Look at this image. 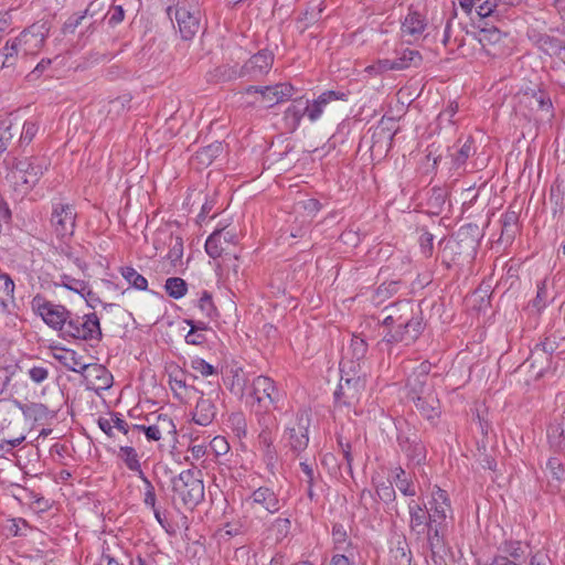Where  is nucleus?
Wrapping results in <instances>:
<instances>
[{"label":"nucleus","mask_w":565,"mask_h":565,"mask_svg":"<svg viewBox=\"0 0 565 565\" xmlns=\"http://www.w3.org/2000/svg\"><path fill=\"white\" fill-rule=\"evenodd\" d=\"M383 318L379 321L383 327H409L405 334H383L386 344H413L424 330L422 311L411 300H399L383 308Z\"/></svg>","instance_id":"nucleus-1"},{"label":"nucleus","mask_w":565,"mask_h":565,"mask_svg":"<svg viewBox=\"0 0 565 565\" xmlns=\"http://www.w3.org/2000/svg\"><path fill=\"white\" fill-rule=\"evenodd\" d=\"M172 491L182 503L193 509L204 500V483L200 478V471L188 469L181 471L171 480Z\"/></svg>","instance_id":"nucleus-2"},{"label":"nucleus","mask_w":565,"mask_h":565,"mask_svg":"<svg viewBox=\"0 0 565 565\" xmlns=\"http://www.w3.org/2000/svg\"><path fill=\"white\" fill-rule=\"evenodd\" d=\"M62 337L86 342H99L103 338L99 318L95 312L82 316L71 312Z\"/></svg>","instance_id":"nucleus-3"},{"label":"nucleus","mask_w":565,"mask_h":565,"mask_svg":"<svg viewBox=\"0 0 565 565\" xmlns=\"http://www.w3.org/2000/svg\"><path fill=\"white\" fill-rule=\"evenodd\" d=\"M311 416L307 409H299L285 428L284 438L295 454H300L309 445V428Z\"/></svg>","instance_id":"nucleus-4"},{"label":"nucleus","mask_w":565,"mask_h":565,"mask_svg":"<svg viewBox=\"0 0 565 565\" xmlns=\"http://www.w3.org/2000/svg\"><path fill=\"white\" fill-rule=\"evenodd\" d=\"M50 33V25L46 21H38L24 29L14 40L23 57L36 55L44 45Z\"/></svg>","instance_id":"nucleus-5"},{"label":"nucleus","mask_w":565,"mask_h":565,"mask_svg":"<svg viewBox=\"0 0 565 565\" xmlns=\"http://www.w3.org/2000/svg\"><path fill=\"white\" fill-rule=\"evenodd\" d=\"M32 309L43 319V321L54 330H58L61 335L64 333V326L71 316L70 310L64 306L53 303L44 297L36 295L32 299Z\"/></svg>","instance_id":"nucleus-6"},{"label":"nucleus","mask_w":565,"mask_h":565,"mask_svg":"<svg viewBox=\"0 0 565 565\" xmlns=\"http://www.w3.org/2000/svg\"><path fill=\"white\" fill-rule=\"evenodd\" d=\"M365 387V379L359 373H342L338 388L335 390L334 404L338 407L355 404Z\"/></svg>","instance_id":"nucleus-7"},{"label":"nucleus","mask_w":565,"mask_h":565,"mask_svg":"<svg viewBox=\"0 0 565 565\" xmlns=\"http://www.w3.org/2000/svg\"><path fill=\"white\" fill-rule=\"evenodd\" d=\"M249 396L259 407L267 411L271 406L276 407L280 399V392L270 377L258 375L252 381Z\"/></svg>","instance_id":"nucleus-8"},{"label":"nucleus","mask_w":565,"mask_h":565,"mask_svg":"<svg viewBox=\"0 0 565 565\" xmlns=\"http://www.w3.org/2000/svg\"><path fill=\"white\" fill-rule=\"evenodd\" d=\"M167 14L170 19L174 15L181 38L185 41L192 40L200 30V11H190L185 7L178 3L169 6Z\"/></svg>","instance_id":"nucleus-9"},{"label":"nucleus","mask_w":565,"mask_h":565,"mask_svg":"<svg viewBox=\"0 0 565 565\" xmlns=\"http://www.w3.org/2000/svg\"><path fill=\"white\" fill-rule=\"evenodd\" d=\"M520 104L527 107L531 114L541 120H551L554 116L551 97L545 90H525L520 97Z\"/></svg>","instance_id":"nucleus-10"},{"label":"nucleus","mask_w":565,"mask_h":565,"mask_svg":"<svg viewBox=\"0 0 565 565\" xmlns=\"http://www.w3.org/2000/svg\"><path fill=\"white\" fill-rule=\"evenodd\" d=\"M274 63V54L269 50H260L254 54L238 71L234 72V77H247L258 79L266 75Z\"/></svg>","instance_id":"nucleus-11"},{"label":"nucleus","mask_w":565,"mask_h":565,"mask_svg":"<svg viewBox=\"0 0 565 565\" xmlns=\"http://www.w3.org/2000/svg\"><path fill=\"white\" fill-rule=\"evenodd\" d=\"M76 212L71 204L55 203L51 215V225L58 237H70L75 230Z\"/></svg>","instance_id":"nucleus-12"},{"label":"nucleus","mask_w":565,"mask_h":565,"mask_svg":"<svg viewBox=\"0 0 565 565\" xmlns=\"http://www.w3.org/2000/svg\"><path fill=\"white\" fill-rule=\"evenodd\" d=\"M237 243V235L233 228L215 230L205 242V250L212 258L230 255L231 247Z\"/></svg>","instance_id":"nucleus-13"},{"label":"nucleus","mask_w":565,"mask_h":565,"mask_svg":"<svg viewBox=\"0 0 565 565\" xmlns=\"http://www.w3.org/2000/svg\"><path fill=\"white\" fill-rule=\"evenodd\" d=\"M46 169L45 160L39 158H25L19 160L13 170V178L21 181L28 188L34 186Z\"/></svg>","instance_id":"nucleus-14"},{"label":"nucleus","mask_w":565,"mask_h":565,"mask_svg":"<svg viewBox=\"0 0 565 565\" xmlns=\"http://www.w3.org/2000/svg\"><path fill=\"white\" fill-rule=\"evenodd\" d=\"M366 353L367 343L365 340L359 335H353L340 363L341 373L361 372V362L365 359Z\"/></svg>","instance_id":"nucleus-15"},{"label":"nucleus","mask_w":565,"mask_h":565,"mask_svg":"<svg viewBox=\"0 0 565 565\" xmlns=\"http://www.w3.org/2000/svg\"><path fill=\"white\" fill-rule=\"evenodd\" d=\"M431 370V364L428 361L422 362L407 379V396L413 399L418 396H427L434 393V387L428 383V374Z\"/></svg>","instance_id":"nucleus-16"},{"label":"nucleus","mask_w":565,"mask_h":565,"mask_svg":"<svg viewBox=\"0 0 565 565\" xmlns=\"http://www.w3.org/2000/svg\"><path fill=\"white\" fill-rule=\"evenodd\" d=\"M53 358L58 361L68 371L83 374L86 370L92 369L97 376L106 370L98 364H87L83 361V356L78 355L74 350L58 348L53 352Z\"/></svg>","instance_id":"nucleus-17"},{"label":"nucleus","mask_w":565,"mask_h":565,"mask_svg":"<svg viewBox=\"0 0 565 565\" xmlns=\"http://www.w3.org/2000/svg\"><path fill=\"white\" fill-rule=\"evenodd\" d=\"M294 86L290 83H279L273 86H249L246 89V93L260 94L263 100L267 103V106L273 107L279 103L290 99L294 95Z\"/></svg>","instance_id":"nucleus-18"},{"label":"nucleus","mask_w":565,"mask_h":565,"mask_svg":"<svg viewBox=\"0 0 565 565\" xmlns=\"http://www.w3.org/2000/svg\"><path fill=\"white\" fill-rule=\"evenodd\" d=\"M426 18L417 11L409 10L401 26L402 36L408 42L417 41L426 30Z\"/></svg>","instance_id":"nucleus-19"},{"label":"nucleus","mask_w":565,"mask_h":565,"mask_svg":"<svg viewBox=\"0 0 565 565\" xmlns=\"http://www.w3.org/2000/svg\"><path fill=\"white\" fill-rule=\"evenodd\" d=\"M409 530L417 536L425 534L426 529L431 525L429 512L425 504H420L414 500L408 502Z\"/></svg>","instance_id":"nucleus-20"},{"label":"nucleus","mask_w":565,"mask_h":565,"mask_svg":"<svg viewBox=\"0 0 565 565\" xmlns=\"http://www.w3.org/2000/svg\"><path fill=\"white\" fill-rule=\"evenodd\" d=\"M348 94L338 90H326L318 96L317 99L308 100V119L311 122L317 121L323 114L324 108L331 102L334 100H347Z\"/></svg>","instance_id":"nucleus-21"},{"label":"nucleus","mask_w":565,"mask_h":565,"mask_svg":"<svg viewBox=\"0 0 565 565\" xmlns=\"http://www.w3.org/2000/svg\"><path fill=\"white\" fill-rule=\"evenodd\" d=\"M449 511H451V507L447 492L437 488L433 493L430 511H428L431 524L441 525L446 521Z\"/></svg>","instance_id":"nucleus-22"},{"label":"nucleus","mask_w":565,"mask_h":565,"mask_svg":"<svg viewBox=\"0 0 565 565\" xmlns=\"http://www.w3.org/2000/svg\"><path fill=\"white\" fill-rule=\"evenodd\" d=\"M523 0H486L477 8L480 18L494 17L500 19L505 15L510 8L519 6Z\"/></svg>","instance_id":"nucleus-23"},{"label":"nucleus","mask_w":565,"mask_h":565,"mask_svg":"<svg viewBox=\"0 0 565 565\" xmlns=\"http://www.w3.org/2000/svg\"><path fill=\"white\" fill-rule=\"evenodd\" d=\"M249 502L252 505L263 507L267 512L271 514L280 510L278 497L271 489L267 487H260L256 489L249 497Z\"/></svg>","instance_id":"nucleus-24"},{"label":"nucleus","mask_w":565,"mask_h":565,"mask_svg":"<svg viewBox=\"0 0 565 565\" xmlns=\"http://www.w3.org/2000/svg\"><path fill=\"white\" fill-rule=\"evenodd\" d=\"M419 414L427 420L434 422L440 415V404L436 394L417 396L412 399Z\"/></svg>","instance_id":"nucleus-25"},{"label":"nucleus","mask_w":565,"mask_h":565,"mask_svg":"<svg viewBox=\"0 0 565 565\" xmlns=\"http://www.w3.org/2000/svg\"><path fill=\"white\" fill-rule=\"evenodd\" d=\"M216 415V406L212 398L203 395L198 399L192 419L200 426L210 425Z\"/></svg>","instance_id":"nucleus-26"},{"label":"nucleus","mask_w":565,"mask_h":565,"mask_svg":"<svg viewBox=\"0 0 565 565\" xmlns=\"http://www.w3.org/2000/svg\"><path fill=\"white\" fill-rule=\"evenodd\" d=\"M260 425L263 426L262 431L258 435V444L263 451L264 458L268 465H271L276 459V450L273 445L274 438L270 429L269 418L265 416L259 419Z\"/></svg>","instance_id":"nucleus-27"},{"label":"nucleus","mask_w":565,"mask_h":565,"mask_svg":"<svg viewBox=\"0 0 565 565\" xmlns=\"http://www.w3.org/2000/svg\"><path fill=\"white\" fill-rule=\"evenodd\" d=\"M305 116L308 117V99L297 98L294 99L291 105L286 109L284 119L287 127L291 131H295Z\"/></svg>","instance_id":"nucleus-28"},{"label":"nucleus","mask_w":565,"mask_h":565,"mask_svg":"<svg viewBox=\"0 0 565 565\" xmlns=\"http://www.w3.org/2000/svg\"><path fill=\"white\" fill-rule=\"evenodd\" d=\"M177 433L173 420L168 415H159L156 424L149 425L145 429L146 438L149 441H158L163 434L174 435Z\"/></svg>","instance_id":"nucleus-29"},{"label":"nucleus","mask_w":565,"mask_h":565,"mask_svg":"<svg viewBox=\"0 0 565 565\" xmlns=\"http://www.w3.org/2000/svg\"><path fill=\"white\" fill-rule=\"evenodd\" d=\"M472 39L479 43L481 50H483L488 55H495V52H492L491 49L501 42L502 35L499 29L490 28L475 32L472 34Z\"/></svg>","instance_id":"nucleus-30"},{"label":"nucleus","mask_w":565,"mask_h":565,"mask_svg":"<svg viewBox=\"0 0 565 565\" xmlns=\"http://www.w3.org/2000/svg\"><path fill=\"white\" fill-rule=\"evenodd\" d=\"M399 446L412 463L422 465L425 462L427 451L422 440L417 438H407L405 440H401Z\"/></svg>","instance_id":"nucleus-31"},{"label":"nucleus","mask_w":565,"mask_h":565,"mask_svg":"<svg viewBox=\"0 0 565 565\" xmlns=\"http://www.w3.org/2000/svg\"><path fill=\"white\" fill-rule=\"evenodd\" d=\"M20 129V121L12 115L0 119V154L7 150L10 141Z\"/></svg>","instance_id":"nucleus-32"},{"label":"nucleus","mask_w":565,"mask_h":565,"mask_svg":"<svg viewBox=\"0 0 565 565\" xmlns=\"http://www.w3.org/2000/svg\"><path fill=\"white\" fill-rule=\"evenodd\" d=\"M117 458L120 459L130 471L137 473L138 477L145 476L141 469L140 455L135 447L128 445L120 446Z\"/></svg>","instance_id":"nucleus-33"},{"label":"nucleus","mask_w":565,"mask_h":565,"mask_svg":"<svg viewBox=\"0 0 565 565\" xmlns=\"http://www.w3.org/2000/svg\"><path fill=\"white\" fill-rule=\"evenodd\" d=\"M395 68L396 71L406 70L411 66L418 67L422 64V54L408 47L396 50Z\"/></svg>","instance_id":"nucleus-34"},{"label":"nucleus","mask_w":565,"mask_h":565,"mask_svg":"<svg viewBox=\"0 0 565 565\" xmlns=\"http://www.w3.org/2000/svg\"><path fill=\"white\" fill-rule=\"evenodd\" d=\"M391 561L393 565H411L412 552L405 537H398L391 550Z\"/></svg>","instance_id":"nucleus-35"},{"label":"nucleus","mask_w":565,"mask_h":565,"mask_svg":"<svg viewBox=\"0 0 565 565\" xmlns=\"http://www.w3.org/2000/svg\"><path fill=\"white\" fill-rule=\"evenodd\" d=\"M0 60L1 67H12L17 65L19 60L25 61L26 57L22 56V52L20 51L14 40L8 41L3 49L0 51Z\"/></svg>","instance_id":"nucleus-36"},{"label":"nucleus","mask_w":565,"mask_h":565,"mask_svg":"<svg viewBox=\"0 0 565 565\" xmlns=\"http://www.w3.org/2000/svg\"><path fill=\"white\" fill-rule=\"evenodd\" d=\"M476 153L473 140L468 138L457 150L452 153V168L456 170H465L467 160Z\"/></svg>","instance_id":"nucleus-37"},{"label":"nucleus","mask_w":565,"mask_h":565,"mask_svg":"<svg viewBox=\"0 0 565 565\" xmlns=\"http://www.w3.org/2000/svg\"><path fill=\"white\" fill-rule=\"evenodd\" d=\"M393 482L396 488L406 497L416 495V490L413 480L402 467H397L394 470Z\"/></svg>","instance_id":"nucleus-38"},{"label":"nucleus","mask_w":565,"mask_h":565,"mask_svg":"<svg viewBox=\"0 0 565 565\" xmlns=\"http://www.w3.org/2000/svg\"><path fill=\"white\" fill-rule=\"evenodd\" d=\"M555 342L550 341L548 339H545V341L537 343L535 348L532 350L531 355L527 360V362L531 363V367H534L535 363H537L539 360H545V362H548L550 355L555 351Z\"/></svg>","instance_id":"nucleus-39"},{"label":"nucleus","mask_w":565,"mask_h":565,"mask_svg":"<svg viewBox=\"0 0 565 565\" xmlns=\"http://www.w3.org/2000/svg\"><path fill=\"white\" fill-rule=\"evenodd\" d=\"M547 440L554 451H562L565 448L564 428L559 423H552L547 427Z\"/></svg>","instance_id":"nucleus-40"},{"label":"nucleus","mask_w":565,"mask_h":565,"mask_svg":"<svg viewBox=\"0 0 565 565\" xmlns=\"http://www.w3.org/2000/svg\"><path fill=\"white\" fill-rule=\"evenodd\" d=\"M164 243L169 246L167 254L168 259L175 264L181 260L183 256V241L180 236L169 233L164 239Z\"/></svg>","instance_id":"nucleus-41"},{"label":"nucleus","mask_w":565,"mask_h":565,"mask_svg":"<svg viewBox=\"0 0 565 565\" xmlns=\"http://www.w3.org/2000/svg\"><path fill=\"white\" fill-rule=\"evenodd\" d=\"M291 529V521L288 518H277L275 519L269 527L268 531L274 536L275 541L277 543L284 541L290 533Z\"/></svg>","instance_id":"nucleus-42"},{"label":"nucleus","mask_w":565,"mask_h":565,"mask_svg":"<svg viewBox=\"0 0 565 565\" xmlns=\"http://www.w3.org/2000/svg\"><path fill=\"white\" fill-rule=\"evenodd\" d=\"M120 274L131 287L138 290H147L148 280L141 274H139L134 267H121Z\"/></svg>","instance_id":"nucleus-43"},{"label":"nucleus","mask_w":565,"mask_h":565,"mask_svg":"<svg viewBox=\"0 0 565 565\" xmlns=\"http://www.w3.org/2000/svg\"><path fill=\"white\" fill-rule=\"evenodd\" d=\"M519 215L514 211H507L502 214L501 223H502V233L501 236L507 239H511L514 237L516 228H518Z\"/></svg>","instance_id":"nucleus-44"},{"label":"nucleus","mask_w":565,"mask_h":565,"mask_svg":"<svg viewBox=\"0 0 565 565\" xmlns=\"http://www.w3.org/2000/svg\"><path fill=\"white\" fill-rule=\"evenodd\" d=\"M164 289L171 298L180 299L185 296L188 285L185 280L180 277H170L166 280Z\"/></svg>","instance_id":"nucleus-45"},{"label":"nucleus","mask_w":565,"mask_h":565,"mask_svg":"<svg viewBox=\"0 0 565 565\" xmlns=\"http://www.w3.org/2000/svg\"><path fill=\"white\" fill-rule=\"evenodd\" d=\"M424 535L427 537V544L433 554L444 546L441 525H429Z\"/></svg>","instance_id":"nucleus-46"},{"label":"nucleus","mask_w":565,"mask_h":565,"mask_svg":"<svg viewBox=\"0 0 565 565\" xmlns=\"http://www.w3.org/2000/svg\"><path fill=\"white\" fill-rule=\"evenodd\" d=\"M55 285L79 294L82 297H85V291L87 289V284L84 280L76 279L66 274L60 275V281L55 282Z\"/></svg>","instance_id":"nucleus-47"},{"label":"nucleus","mask_w":565,"mask_h":565,"mask_svg":"<svg viewBox=\"0 0 565 565\" xmlns=\"http://www.w3.org/2000/svg\"><path fill=\"white\" fill-rule=\"evenodd\" d=\"M231 373L232 380L230 383V391L235 395L243 396L248 382L245 373L239 367L231 370Z\"/></svg>","instance_id":"nucleus-48"},{"label":"nucleus","mask_w":565,"mask_h":565,"mask_svg":"<svg viewBox=\"0 0 565 565\" xmlns=\"http://www.w3.org/2000/svg\"><path fill=\"white\" fill-rule=\"evenodd\" d=\"M536 44L541 51L550 56L557 55L562 50L559 40L546 34L540 35Z\"/></svg>","instance_id":"nucleus-49"},{"label":"nucleus","mask_w":565,"mask_h":565,"mask_svg":"<svg viewBox=\"0 0 565 565\" xmlns=\"http://www.w3.org/2000/svg\"><path fill=\"white\" fill-rule=\"evenodd\" d=\"M14 282L8 274L0 275V305L6 307L13 300Z\"/></svg>","instance_id":"nucleus-50"},{"label":"nucleus","mask_w":565,"mask_h":565,"mask_svg":"<svg viewBox=\"0 0 565 565\" xmlns=\"http://www.w3.org/2000/svg\"><path fill=\"white\" fill-rule=\"evenodd\" d=\"M545 471L552 480H555L558 483L565 479V468L556 457H551L547 460Z\"/></svg>","instance_id":"nucleus-51"},{"label":"nucleus","mask_w":565,"mask_h":565,"mask_svg":"<svg viewBox=\"0 0 565 565\" xmlns=\"http://www.w3.org/2000/svg\"><path fill=\"white\" fill-rule=\"evenodd\" d=\"M332 540H333V544H334V550L347 551V548L351 546V543L348 542L347 531L344 530L343 525H341V524L333 525Z\"/></svg>","instance_id":"nucleus-52"},{"label":"nucleus","mask_w":565,"mask_h":565,"mask_svg":"<svg viewBox=\"0 0 565 565\" xmlns=\"http://www.w3.org/2000/svg\"><path fill=\"white\" fill-rule=\"evenodd\" d=\"M502 552L505 554L504 556L518 563L519 559L522 558L524 552L522 550L521 542H504L501 546Z\"/></svg>","instance_id":"nucleus-53"},{"label":"nucleus","mask_w":565,"mask_h":565,"mask_svg":"<svg viewBox=\"0 0 565 565\" xmlns=\"http://www.w3.org/2000/svg\"><path fill=\"white\" fill-rule=\"evenodd\" d=\"M39 131V122L35 120H25L22 125V130L19 141L21 143H30Z\"/></svg>","instance_id":"nucleus-54"},{"label":"nucleus","mask_w":565,"mask_h":565,"mask_svg":"<svg viewBox=\"0 0 565 565\" xmlns=\"http://www.w3.org/2000/svg\"><path fill=\"white\" fill-rule=\"evenodd\" d=\"M300 468H301L303 475L306 476V482L308 484L307 495L309 497L310 500H313L315 499L313 486H315V481H316V472H315L313 466L306 461H301Z\"/></svg>","instance_id":"nucleus-55"},{"label":"nucleus","mask_w":565,"mask_h":565,"mask_svg":"<svg viewBox=\"0 0 565 565\" xmlns=\"http://www.w3.org/2000/svg\"><path fill=\"white\" fill-rule=\"evenodd\" d=\"M139 478L141 479V481L145 484L143 503L146 507H149L150 509H154L157 507L156 505L157 498H156L154 487L151 483V481L146 477V475L142 477H139Z\"/></svg>","instance_id":"nucleus-56"},{"label":"nucleus","mask_w":565,"mask_h":565,"mask_svg":"<svg viewBox=\"0 0 565 565\" xmlns=\"http://www.w3.org/2000/svg\"><path fill=\"white\" fill-rule=\"evenodd\" d=\"M547 298H548V292H547L546 282L541 281L537 285V292H536V297L532 301V307L535 308L539 312L542 311L547 305Z\"/></svg>","instance_id":"nucleus-57"},{"label":"nucleus","mask_w":565,"mask_h":565,"mask_svg":"<svg viewBox=\"0 0 565 565\" xmlns=\"http://www.w3.org/2000/svg\"><path fill=\"white\" fill-rule=\"evenodd\" d=\"M191 369L200 373L202 376H210L216 374L215 367L201 358H195L191 360Z\"/></svg>","instance_id":"nucleus-58"},{"label":"nucleus","mask_w":565,"mask_h":565,"mask_svg":"<svg viewBox=\"0 0 565 565\" xmlns=\"http://www.w3.org/2000/svg\"><path fill=\"white\" fill-rule=\"evenodd\" d=\"M387 71H396L394 60H379L376 63L366 67V72L371 74H382Z\"/></svg>","instance_id":"nucleus-59"},{"label":"nucleus","mask_w":565,"mask_h":565,"mask_svg":"<svg viewBox=\"0 0 565 565\" xmlns=\"http://www.w3.org/2000/svg\"><path fill=\"white\" fill-rule=\"evenodd\" d=\"M198 307L200 311L209 318H212L215 313V307L212 301V296L207 291H204L202 294L201 298L199 299Z\"/></svg>","instance_id":"nucleus-60"},{"label":"nucleus","mask_w":565,"mask_h":565,"mask_svg":"<svg viewBox=\"0 0 565 565\" xmlns=\"http://www.w3.org/2000/svg\"><path fill=\"white\" fill-rule=\"evenodd\" d=\"M376 494L384 503H391L395 500V490L391 482H383L379 484L376 488Z\"/></svg>","instance_id":"nucleus-61"},{"label":"nucleus","mask_w":565,"mask_h":565,"mask_svg":"<svg viewBox=\"0 0 565 565\" xmlns=\"http://www.w3.org/2000/svg\"><path fill=\"white\" fill-rule=\"evenodd\" d=\"M169 379L172 390L186 387L185 373L181 369L174 367L173 370H171L169 373Z\"/></svg>","instance_id":"nucleus-62"},{"label":"nucleus","mask_w":565,"mask_h":565,"mask_svg":"<svg viewBox=\"0 0 565 565\" xmlns=\"http://www.w3.org/2000/svg\"><path fill=\"white\" fill-rule=\"evenodd\" d=\"M230 422L236 431V435L238 437L246 436V419L243 415V413H234L230 416Z\"/></svg>","instance_id":"nucleus-63"},{"label":"nucleus","mask_w":565,"mask_h":565,"mask_svg":"<svg viewBox=\"0 0 565 565\" xmlns=\"http://www.w3.org/2000/svg\"><path fill=\"white\" fill-rule=\"evenodd\" d=\"M433 242L434 235L429 232H424L419 237V246L423 255L425 257H430L433 255Z\"/></svg>","instance_id":"nucleus-64"}]
</instances>
